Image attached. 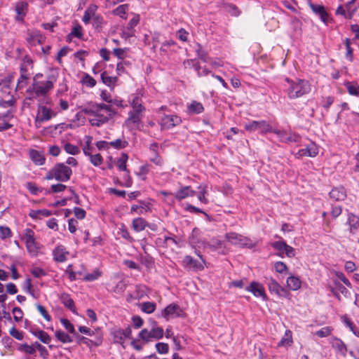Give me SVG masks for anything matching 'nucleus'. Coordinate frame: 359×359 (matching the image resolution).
Instances as JSON below:
<instances>
[{
  "instance_id": "nucleus-13",
  "label": "nucleus",
  "mask_w": 359,
  "mask_h": 359,
  "mask_svg": "<svg viewBox=\"0 0 359 359\" xmlns=\"http://www.w3.org/2000/svg\"><path fill=\"white\" fill-rule=\"evenodd\" d=\"M181 123V118L176 115H165L161 120V126L163 129L172 128Z\"/></svg>"
},
{
  "instance_id": "nucleus-16",
  "label": "nucleus",
  "mask_w": 359,
  "mask_h": 359,
  "mask_svg": "<svg viewBox=\"0 0 359 359\" xmlns=\"http://www.w3.org/2000/svg\"><path fill=\"white\" fill-rule=\"evenodd\" d=\"M245 290L252 292L257 297H262L263 300L267 299L264 288L259 283L252 282L249 286L245 287Z\"/></svg>"
},
{
  "instance_id": "nucleus-33",
  "label": "nucleus",
  "mask_w": 359,
  "mask_h": 359,
  "mask_svg": "<svg viewBox=\"0 0 359 359\" xmlns=\"http://www.w3.org/2000/svg\"><path fill=\"white\" fill-rule=\"evenodd\" d=\"M204 108L203 104L197 101H192L188 105V111L190 114H201L203 111Z\"/></svg>"
},
{
  "instance_id": "nucleus-26",
  "label": "nucleus",
  "mask_w": 359,
  "mask_h": 359,
  "mask_svg": "<svg viewBox=\"0 0 359 359\" xmlns=\"http://www.w3.org/2000/svg\"><path fill=\"white\" fill-rule=\"evenodd\" d=\"M198 195L197 197L200 202L203 204H208V200L206 196L208 193V187L205 184H202L198 187Z\"/></svg>"
},
{
  "instance_id": "nucleus-52",
  "label": "nucleus",
  "mask_w": 359,
  "mask_h": 359,
  "mask_svg": "<svg viewBox=\"0 0 359 359\" xmlns=\"http://www.w3.org/2000/svg\"><path fill=\"white\" fill-rule=\"evenodd\" d=\"M36 307L38 311L40 313V314L44 318V319L46 321L49 322L51 320V316L49 315L48 312L45 309V307H43V306H41L39 304H36Z\"/></svg>"
},
{
  "instance_id": "nucleus-64",
  "label": "nucleus",
  "mask_w": 359,
  "mask_h": 359,
  "mask_svg": "<svg viewBox=\"0 0 359 359\" xmlns=\"http://www.w3.org/2000/svg\"><path fill=\"white\" fill-rule=\"evenodd\" d=\"M83 83L88 87H94L96 84L95 80L88 74L83 76Z\"/></svg>"
},
{
  "instance_id": "nucleus-3",
  "label": "nucleus",
  "mask_w": 359,
  "mask_h": 359,
  "mask_svg": "<svg viewBox=\"0 0 359 359\" xmlns=\"http://www.w3.org/2000/svg\"><path fill=\"white\" fill-rule=\"evenodd\" d=\"M72 174V169L64 163H57L49 170L46 176V180L55 179L60 182H67Z\"/></svg>"
},
{
  "instance_id": "nucleus-1",
  "label": "nucleus",
  "mask_w": 359,
  "mask_h": 359,
  "mask_svg": "<svg viewBox=\"0 0 359 359\" xmlns=\"http://www.w3.org/2000/svg\"><path fill=\"white\" fill-rule=\"evenodd\" d=\"M288 86L286 93L290 99H297L307 93L311 90V86L309 82L304 79H297L292 81L286 79Z\"/></svg>"
},
{
  "instance_id": "nucleus-9",
  "label": "nucleus",
  "mask_w": 359,
  "mask_h": 359,
  "mask_svg": "<svg viewBox=\"0 0 359 359\" xmlns=\"http://www.w3.org/2000/svg\"><path fill=\"white\" fill-rule=\"evenodd\" d=\"M139 337L145 343L152 339H160L163 336V330L160 327H154L150 331L147 329L142 330L139 333Z\"/></svg>"
},
{
  "instance_id": "nucleus-53",
  "label": "nucleus",
  "mask_w": 359,
  "mask_h": 359,
  "mask_svg": "<svg viewBox=\"0 0 359 359\" xmlns=\"http://www.w3.org/2000/svg\"><path fill=\"white\" fill-rule=\"evenodd\" d=\"M345 48L346 50V57L348 60L352 61L353 60V49L351 47V42L348 39H345Z\"/></svg>"
},
{
  "instance_id": "nucleus-48",
  "label": "nucleus",
  "mask_w": 359,
  "mask_h": 359,
  "mask_svg": "<svg viewBox=\"0 0 359 359\" xmlns=\"http://www.w3.org/2000/svg\"><path fill=\"white\" fill-rule=\"evenodd\" d=\"M64 149L67 154L72 155H76L80 152V149L77 146L68 142L64 144Z\"/></svg>"
},
{
  "instance_id": "nucleus-12",
  "label": "nucleus",
  "mask_w": 359,
  "mask_h": 359,
  "mask_svg": "<svg viewBox=\"0 0 359 359\" xmlns=\"http://www.w3.org/2000/svg\"><path fill=\"white\" fill-rule=\"evenodd\" d=\"M183 311L181 308L175 304H171L166 306L162 311V316L168 320L170 318H175L182 316Z\"/></svg>"
},
{
  "instance_id": "nucleus-35",
  "label": "nucleus",
  "mask_w": 359,
  "mask_h": 359,
  "mask_svg": "<svg viewBox=\"0 0 359 359\" xmlns=\"http://www.w3.org/2000/svg\"><path fill=\"white\" fill-rule=\"evenodd\" d=\"M111 334L114 337V342L123 344L126 337H125L124 332L123 331H122V329L114 330L111 332Z\"/></svg>"
},
{
  "instance_id": "nucleus-51",
  "label": "nucleus",
  "mask_w": 359,
  "mask_h": 359,
  "mask_svg": "<svg viewBox=\"0 0 359 359\" xmlns=\"http://www.w3.org/2000/svg\"><path fill=\"white\" fill-rule=\"evenodd\" d=\"M61 324L64 326V327L70 333L76 334L75 329L74 325L66 318L60 319Z\"/></svg>"
},
{
  "instance_id": "nucleus-57",
  "label": "nucleus",
  "mask_w": 359,
  "mask_h": 359,
  "mask_svg": "<svg viewBox=\"0 0 359 359\" xmlns=\"http://www.w3.org/2000/svg\"><path fill=\"white\" fill-rule=\"evenodd\" d=\"M226 11L231 15L237 17L240 15L241 11L238 8L233 4H228L226 6Z\"/></svg>"
},
{
  "instance_id": "nucleus-40",
  "label": "nucleus",
  "mask_w": 359,
  "mask_h": 359,
  "mask_svg": "<svg viewBox=\"0 0 359 359\" xmlns=\"http://www.w3.org/2000/svg\"><path fill=\"white\" fill-rule=\"evenodd\" d=\"M118 233L123 238L128 241L130 243L134 241V238L130 236L127 227L123 224L118 228Z\"/></svg>"
},
{
  "instance_id": "nucleus-34",
  "label": "nucleus",
  "mask_w": 359,
  "mask_h": 359,
  "mask_svg": "<svg viewBox=\"0 0 359 359\" xmlns=\"http://www.w3.org/2000/svg\"><path fill=\"white\" fill-rule=\"evenodd\" d=\"M10 116H12L10 111H8L6 114L0 116V131L7 130L12 127V125L8 123Z\"/></svg>"
},
{
  "instance_id": "nucleus-32",
  "label": "nucleus",
  "mask_w": 359,
  "mask_h": 359,
  "mask_svg": "<svg viewBox=\"0 0 359 359\" xmlns=\"http://www.w3.org/2000/svg\"><path fill=\"white\" fill-rule=\"evenodd\" d=\"M286 283L287 287L291 290H297L301 287V281L296 276H291L288 277Z\"/></svg>"
},
{
  "instance_id": "nucleus-56",
  "label": "nucleus",
  "mask_w": 359,
  "mask_h": 359,
  "mask_svg": "<svg viewBox=\"0 0 359 359\" xmlns=\"http://www.w3.org/2000/svg\"><path fill=\"white\" fill-rule=\"evenodd\" d=\"M23 239L25 241V244L27 242L35 239L34 231L31 229H25L23 233Z\"/></svg>"
},
{
  "instance_id": "nucleus-39",
  "label": "nucleus",
  "mask_w": 359,
  "mask_h": 359,
  "mask_svg": "<svg viewBox=\"0 0 359 359\" xmlns=\"http://www.w3.org/2000/svg\"><path fill=\"white\" fill-rule=\"evenodd\" d=\"M130 105L133 109H145V107L142 104V98L139 95H133V98L130 101Z\"/></svg>"
},
{
  "instance_id": "nucleus-59",
  "label": "nucleus",
  "mask_w": 359,
  "mask_h": 359,
  "mask_svg": "<svg viewBox=\"0 0 359 359\" xmlns=\"http://www.w3.org/2000/svg\"><path fill=\"white\" fill-rule=\"evenodd\" d=\"M29 78V74H21L18 80L17 89H22L27 84V81Z\"/></svg>"
},
{
  "instance_id": "nucleus-46",
  "label": "nucleus",
  "mask_w": 359,
  "mask_h": 359,
  "mask_svg": "<svg viewBox=\"0 0 359 359\" xmlns=\"http://www.w3.org/2000/svg\"><path fill=\"white\" fill-rule=\"evenodd\" d=\"M128 142L124 139H117L109 142V145L115 149H123L126 147Z\"/></svg>"
},
{
  "instance_id": "nucleus-18",
  "label": "nucleus",
  "mask_w": 359,
  "mask_h": 359,
  "mask_svg": "<svg viewBox=\"0 0 359 359\" xmlns=\"http://www.w3.org/2000/svg\"><path fill=\"white\" fill-rule=\"evenodd\" d=\"M54 259L58 262H64L67 260L69 252L64 245H57L53 252Z\"/></svg>"
},
{
  "instance_id": "nucleus-45",
  "label": "nucleus",
  "mask_w": 359,
  "mask_h": 359,
  "mask_svg": "<svg viewBox=\"0 0 359 359\" xmlns=\"http://www.w3.org/2000/svg\"><path fill=\"white\" fill-rule=\"evenodd\" d=\"M345 86L350 95H358L359 94V86L355 83L346 82Z\"/></svg>"
},
{
  "instance_id": "nucleus-23",
  "label": "nucleus",
  "mask_w": 359,
  "mask_h": 359,
  "mask_svg": "<svg viewBox=\"0 0 359 359\" xmlns=\"http://www.w3.org/2000/svg\"><path fill=\"white\" fill-rule=\"evenodd\" d=\"M30 332L43 344H48L51 340L48 334L43 330L37 328H32Z\"/></svg>"
},
{
  "instance_id": "nucleus-61",
  "label": "nucleus",
  "mask_w": 359,
  "mask_h": 359,
  "mask_svg": "<svg viewBox=\"0 0 359 359\" xmlns=\"http://www.w3.org/2000/svg\"><path fill=\"white\" fill-rule=\"evenodd\" d=\"M274 134H276L278 137L279 138V140L282 142H285L286 140V136L287 132L284 130H276L272 128V132Z\"/></svg>"
},
{
  "instance_id": "nucleus-19",
  "label": "nucleus",
  "mask_w": 359,
  "mask_h": 359,
  "mask_svg": "<svg viewBox=\"0 0 359 359\" xmlns=\"http://www.w3.org/2000/svg\"><path fill=\"white\" fill-rule=\"evenodd\" d=\"M196 192L193 190L190 186H185L181 187L175 194V197L178 201L183 200L188 197H193L196 195Z\"/></svg>"
},
{
  "instance_id": "nucleus-60",
  "label": "nucleus",
  "mask_w": 359,
  "mask_h": 359,
  "mask_svg": "<svg viewBox=\"0 0 359 359\" xmlns=\"http://www.w3.org/2000/svg\"><path fill=\"white\" fill-rule=\"evenodd\" d=\"M156 351L160 354H165L169 351V346L165 343H157L156 344Z\"/></svg>"
},
{
  "instance_id": "nucleus-42",
  "label": "nucleus",
  "mask_w": 359,
  "mask_h": 359,
  "mask_svg": "<svg viewBox=\"0 0 359 359\" xmlns=\"http://www.w3.org/2000/svg\"><path fill=\"white\" fill-rule=\"evenodd\" d=\"M56 338L62 343H71L72 341V337L61 330H57L55 332Z\"/></svg>"
},
{
  "instance_id": "nucleus-7",
  "label": "nucleus",
  "mask_w": 359,
  "mask_h": 359,
  "mask_svg": "<svg viewBox=\"0 0 359 359\" xmlns=\"http://www.w3.org/2000/svg\"><path fill=\"white\" fill-rule=\"evenodd\" d=\"M245 128L250 132L259 130L262 134L272 132V126L265 120L250 121L245 125Z\"/></svg>"
},
{
  "instance_id": "nucleus-36",
  "label": "nucleus",
  "mask_w": 359,
  "mask_h": 359,
  "mask_svg": "<svg viewBox=\"0 0 359 359\" xmlns=\"http://www.w3.org/2000/svg\"><path fill=\"white\" fill-rule=\"evenodd\" d=\"M101 79L104 84L110 87L114 86L117 81L116 77L110 76L105 72L101 74Z\"/></svg>"
},
{
  "instance_id": "nucleus-8",
  "label": "nucleus",
  "mask_w": 359,
  "mask_h": 359,
  "mask_svg": "<svg viewBox=\"0 0 359 359\" xmlns=\"http://www.w3.org/2000/svg\"><path fill=\"white\" fill-rule=\"evenodd\" d=\"M145 109H132L128 112V117L125 123L128 127L138 128L144 118Z\"/></svg>"
},
{
  "instance_id": "nucleus-11",
  "label": "nucleus",
  "mask_w": 359,
  "mask_h": 359,
  "mask_svg": "<svg viewBox=\"0 0 359 359\" xmlns=\"http://www.w3.org/2000/svg\"><path fill=\"white\" fill-rule=\"evenodd\" d=\"M56 116V113L53 111L51 109L43 106L39 105L37 110V114L35 118V123L36 127H39V124L42 122L48 121L50 120L52 118Z\"/></svg>"
},
{
  "instance_id": "nucleus-55",
  "label": "nucleus",
  "mask_w": 359,
  "mask_h": 359,
  "mask_svg": "<svg viewBox=\"0 0 359 359\" xmlns=\"http://www.w3.org/2000/svg\"><path fill=\"white\" fill-rule=\"evenodd\" d=\"M82 31H83V29H82L81 26L79 25H77L72 28L70 35L72 36H74L78 39H81L83 36Z\"/></svg>"
},
{
  "instance_id": "nucleus-25",
  "label": "nucleus",
  "mask_w": 359,
  "mask_h": 359,
  "mask_svg": "<svg viewBox=\"0 0 359 359\" xmlns=\"http://www.w3.org/2000/svg\"><path fill=\"white\" fill-rule=\"evenodd\" d=\"M28 8V4L27 2L20 1L15 6V11L17 13L16 20L18 21H22L23 18L25 16Z\"/></svg>"
},
{
  "instance_id": "nucleus-4",
  "label": "nucleus",
  "mask_w": 359,
  "mask_h": 359,
  "mask_svg": "<svg viewBox=\"0 0 359 359\" xmlns=\"http://www.w3.org/2000/svg\"><path fill=\"white\" fill-rule=\"evenodd\" d=\"M201 231L198 228H194L192 231L191 235L189 237V242L191 245L201 247V244L204 248H208L212 251H215L223 246V241L217 238H212L208 243L201 242L200 241V236Z\"/></svg>"
},
{
  "instance_id": "nucleus-28",
  "label": "nucleus",
  "mask_w": 359,
  "mask_h": 359,
  "mask_svg": "<svg viewBox=\"0 0 359 359\" xmlns=\"http://www.w3.org/2000/svg\"><path fill=\"white\" fill-rule=\"evenodd\" d=\"M97 6L95 5H90L85 11L83 22L87 25L90 22L94 16L96 15Z\"/></svg>"
},
{
  "instance_id": "nucleus-5",
  "label": "nucleus",
  "mask_w": 359,
  "mask_h": 359,
  "mask_svg": "<svg viewBox=\"0 0 359 359\" xmlns=\"http://www.w3.org/2000/svg\"><path fill=\"white\" fill-rule=\"evenodd\" d=\"M83 111L87 114L95 116L104 123L107 122L114 113L111 106L104 104H97L89 109H86Z\"/></svg>"
},
{
  "instance_id": "nucleus-38",
  "label": "nucleus",
  "mask_w": 359,
  "mask_h": 359,
  "mask_svg": "<svg viewBox=\"0 0 359 359\" xmlns=\"http://www.w3.org/2000/svg\"><path fill=\"white\" fill-rule=\"evenodd\" d=\"M292 343V332L290 330H286L285 335L278 343L279 346H290Z\"/></svg>"
},
{
  "instance_id": "nucleus-27",
  "label": "nucleus",
  "mask_w": 359,
  "mask_h": 359,
  "mask_svg": "<svg viewBox=\"0 0 359 359\" xmlns=\"http://www.w3.org/2000/svg\"><path fill=\"white\" fill-rule=\"evenodd\" d=\"M60 300L65 306L68 308L74 313H76V307L73 299L69 294L63 293L61 294Z\"/></svg>"
},
{
  "instance_id": "nucleus-54",
  "label": "nucleus",
  "mask_w": 359,
  "mask_h": 359,
  "mask_svg": "<svg viewBox=\"0 0 359 359\" xmlns=\"http://www.w3.org/2000/svg\"><path fill=\"white\" fill-rule=\"evenodd\" d=\"M274 269L279 273H285L287 271V265L283 262H276L274 263Z\"/></svg>"
},
{
  "instance_id": "nucleus-15",
  "label": "nucleus",
  "mask_w": 359,
  "mask_h": 359,
  "mask_svg": "<svg viewBox=\"0 0 359 359\" xmlns=\"http://www.w3.org/2000/svg\"><path fill=\"white\" fill-rule=\"evenodd\" d=\"M44 39V36L39 30L34 29L27 32L26 40L31 46L43 43Z\"/></svg>"
},
{
  "instance_id": "nucleus-41",
  "label": "nucleus",
  "mask_w": 359,
  "mask_h": 359,
  "mask_svg": "<svg viewBox=\"0 0 359 359\" xmlns=\"http://www.w3.org/2000/svg\"><path fill=\"white\" fill-rule=\"evenodd\" d=\"M196 53L198 57L205 62H209L210 58L208 55V53L202 48V46L197 43L196 48Z\"/></svg>"
},
{
  "instance_id": "nucleus-14",
  "label": "nucleus",
  "mask_w": 359,
  "mask_h": 359,
  "mask_svg": "<svg viewBox=\"0 0 359 359\" xmlns=\"http://www.w3.org/2000/svg\"><path fill=\"white\" fill-rule=\"evenodd\" d=\"M267 285L269 292L271 294L277 295L278 297H286L288 294L287 291L284 287L280 286L279 283L272 278L269 279Z\"/></svg>"
},
{
  "instance_id": "nucleus-43",
  "label": "nucleus",
  "mask_w": 359,
  "mask_h": 359,
  "mask_svg": "<svg viewBox=\"0 0 359 359\" xmlns=\"http://www.w3.org/2000/svg\"><path fill=\"white\" fill-rule=\"evenodd\" d=\"M285 242L283 241H276L271 244V246L278 252V255L280 257H283L285 253Z\"/></svg>"
},
{
  "instance_id": "nucleus-2",
  "label": "nucleus",
  "mask_w": 359,
  "mask_h": 359,
  "mask_svg": "<svg viewBox=\"0 0 359 359\" xmlns=\"http://www.w3.org/2000/svg\"><path fill=\"white\" fill-rule=\"evenodd\" d=\"M43 76L42 74H36L33 79V83L29 91L34 93L36 96H44L53 88L56 79L50 76L46 81H39Z\"/></svg>"
},
{
  "instance_id": "nucleus-21",
  "label": "nucleus",
  "mask_w": 359,
  "mask_h": 359,
  "mask_svg": "<svg viewBox=\"0 0 359 359\" xmlns=\"http://www.w3.org/2000/svg\"><path fill=\"white\" fill-rule=\"evenodd\" d=\"M140 205H133L131 207L130 212L133 214L137 212L139 215H143L151 211L150 205L151 203L147 201H140Z\"/></svg>"
},
{
  "instance_id": "nucleus-6",
  "label": "nucleus",
  "mask_w": 359,
  "mask_h": 359,
  "mask_svg": "<svg viewBox=\"0 0 359 359\" xmlns=\"http://www.w3.org/2000/svg\"><path fill=\"white\" fill-rule=\"evenodd\" d=\"M226 240L233 245L252 248L255 243L248 237L244 236L236 232H229L225 234Z\"/></svg>"
},
{
  "instance_id": "nucleus-17",
  "label": "nucleus",
  "mask_w": 359,
  "mask_h": 359,
  "mask_svg": "<svg viewBox=\"0 0 359 359\" xmlns=\"http://www.w3.org/2000/svg\"><path fill=\"white\" fill-rule=\"evenodd\" d=\"M318 147L314 142H311L307 145L306 148L299 150V151L296 154V156L298 158L304 156L309 157H315L318 155Z\"/></svg>"
},
{
  "instance_id": "nucleus-47",
  "label": "nucleus",
  "mask_w": 359,
  "mask_h": 359,
  "mask_svg": "<svg viewBox=\"0 0 359 359\" xmlns=\"http://www.w3.org/2000/svg\"><path fill=\"white\" fill-rule=\"evenodd\" d=\"M141 309L147 313H152L156 309V304L151 302H144L142 304Z\"/></svg>"
},
{
  "instance_id": "nucleus-50",
  "label": "nucleus",
  "mask_w": 359,
  "mask_h": 359,
  "mask_svg": "<svg viewBox=\"0 0 359 359\" xmlns=\"http://www.w3.org/2000/svg\"><path fill=\"white\" fill-rule=\"evenodd\" d=\"M102 275V272L99 269H95L90 273L85 276L84 280L86 281H94L98 279Z\"/></svg>"
},
{
  "instance_id": "nucleus-62",
  "label": "nucleus",
  "mask_w": 359,
  "mask_h": 359,
  "mask_svg": "<svg viewBox=\"0 0 359 359\" xmlns=\"http://www.w3.org/2000/svg\"><path fill=\"white\" fill-rule=\"evenodd\" d=\"M126 288V284L125 281L120 280L117 283V284L114 287V292L116 293H118V294H121L125 291Z\"/></svg>"
},
{
  "instance_id": "nucleus-31",
  "label": "nucleus",
  "mask_w": 359,
  "mask_h": 359,
  "mask_svg": "<svg viewBox=\"0 0 359 359\" xmlns=\"http://www.w3.org/2000/svg\"><path fill=\"white\" fill-rule=\"evenodd\" d=\"M342 323L348 327L355 336H359V332L357 330L353 322L346 315L341 317Z\"/></svg>"
},
{
  "instance_id": "nucleus-20",
  "label": "nucleus",
  "mask_w": 359,
  "mask_h": 359,
  "mask_svg": "<svg viewBox=\"0 0 359 359\" xmlns=\"http://www.w3.org/2000/svg\"><path fill=\"white\" fill-rule=\"evenodd\" d=\"M309 5L313 12L318 15L324 23L327 24L329 21V15L325 11L324 6L311 3Z\"/></svg>"
},
{
  "instance_id": "nucleus-30",
  "label": "nucleus",
  "mask_w": 359,
  "mask_h": 359,
  "mask_svg": "<svg viewBox=\"0 0 359 359\" xmlns=\"http://www.w3.org/2000/svg\"><path fill=\"white\" fill-rule=\"evenodd\" d=\"M347 223L349 225L350 231L353 233L354 230L359 229V217L348 213Z\"/></svg>"
},
{
  "instance_id": "nucleus-29",
  "label": "nucleus",
  "mask_w": 359,
  "mask_h": 359,
  "mask_svg": "<svg viewBox=\"0 0 359 359\" xmlns=\"http://www.w3.org/2000/svg\"><path fill=\"white\" fill-rule=\"evenodd\" d=\"M26 248L31 256L36 257L38 255L41 245L35 239H34L31 241L27 242Z\"/></svg>"
},
{
  "instance_id": "nucleus-58",
  "label": "nucleus",
  "mask_w": 359,
  "mask_h": 359,
  "mask_svg": "<svg viewBox=\"0 0 359 359\" xmlns=\"http://www.w3.org/2000/svg\"><path fill=\"white\" fill-rule=\"evenodd\" d=\"M128 8V6L127 4L120 5L114 10V13L123 18L124 15L126 13Z\"/></svg>"
},
{
  "instance_id": "nucleus-49",
  "label": "nucleus",
  "mask_w": 359,
  "mask_h": 359,
  "mask_svg": "<svg viewBox=\"0 0 359 359\" xmlns=\"http://www.w3.org/2000/svg\"><path fill=\"white\" fill-rule=\"evenodd\" d=\"M88 157H89V160L90 161V163L94 166L97 167V166L100 165L102 163L103 158L100 154H92Z\"/></svg>"
},
{
  "instance_id": "nucleus-63",
  "label": "nucleus",
  "mask_w": 359,
  "mask_h": 359,
  "mask_svg": "<svg viewBox=\"0 0 359 359\" xmlns=\"http://www.w3.org/2000/svg\"><path fill=\"white\" fill-rule=\"evenodd\" d=\"M86 137L87 139V140H86V145L83 147V154L86 156H89L90 154H93V152H92V147L90 145L92 138L90 136H86Z\"/></svg>"
},
{
  "instance_id": "nucleus-24",
  "label": "nucleus",
  "mask_w": 359,
  "mask_h": 359,
  "mask_svg": "<svg viewBox=\"0 0 359 359\" xmlns=\"http://www.w3.org/2000/svg\"><path fill=\"white\" fill-rule=\"evenodd\" d=\"M149 226L148 222L142 217H137L132 221V228L136 232L144 231Z\"/></svg>"
},
{
  "instance_id": "nucleus-22",
  "label": "nucleus",
  "mask_w": 359,
  "mask_h": 359,
  "mask_svg": "<svg viewBox=\"0 0 359 359\" xmlns=\"http://www.w3.org/2000/svg\"><path fill=\"white\" fill-rule=\"evenodd\" d=\"M29 158L37 165L44 164L46 158L42 152L35 149H31L29 152Z\"/></svg>"
},
{
  "instance_id": "nucleus-44",
  "label": "nucleus",
  "mask_w": 359,
  "mask_h": 359,
  "mask_svg": "<svg viewBox=\"0 0 359 359\" xmlns=\"http://www.w3.org/2000/svg\"><path fill=\"white\" fill-rule=\"evenodd\" d=\"M128 156L127 154L123 153L120 158L118 159L117 165L120 170L128 172L126 168V162L128 161Z\"/></svg>"
},
{
  "instance_id": "nucleus-37",
  "label": "nucleus",
  "mask_w": 359,
  "mask_h": 359,
  "mask_svg": "<svg viewBox=\"0 0 359 359\" xmlns=\"http://www.w3.org/2000/svg\"><path fill=\"white\" fill-rule=\"evenodd\" d=\"M354 1L355 0H351L347 4V7H348V14L347 15H346L345 10L341 6H338V8H337L338 14L343 15L345 16V18H351L352 14H353V13L355 11V8H352L353 6V4L354 3Z\"/></svg>"
},
{
  "instance_id": "nucleus-10",
  "label": "nucleus",
  "mask_w": 359,
  "mask_h": 359,
  "mask_svg": "<svg viewBox=\"0 0 359 359\" xmlns=\"http://www.w3.org/2000/svg\"><path fill=\"white\" fill-rule=\"evenodd\" d=\"M182 264L183 266L187 269L193 271H202L204 269L205 262L202 255H199V259H194L190 255H187L184 257Z\"/></svg>"
}]
</instances>
